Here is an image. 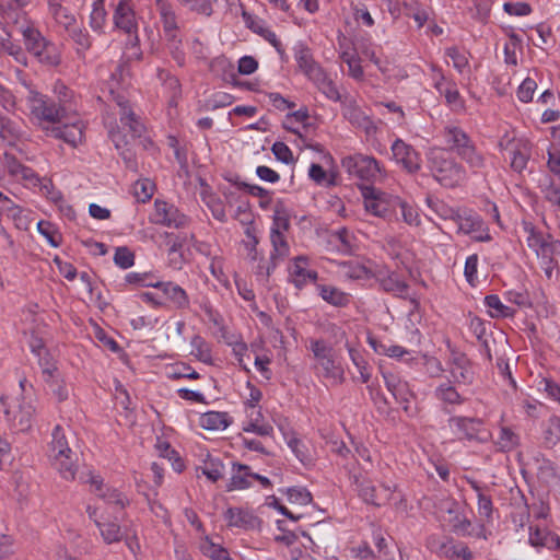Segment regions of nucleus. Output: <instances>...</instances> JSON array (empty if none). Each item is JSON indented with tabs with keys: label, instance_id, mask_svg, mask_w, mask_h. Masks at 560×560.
I'll list each match as a JSON object with an SVG mask.
<instances>
[{
	"label": "nucleus",
	"instance_id": "f257e3e1",
	"mask_svg": "<svg viewBox=\"0 0 560 560\" xmlns=\"http://www.w3.org/2000/svg\"><path fill=\"white\" fill-rule=\"evenodd\" d=\"M27 103L35 125L49 138L58 139L75 148L82 143L84 125L81 120H69L71 106H66V100L56 103L48 96L34 90L28 92Z\"/></svg>",
	"mask_w": 560,
	"mask_h": 560
},
{
	"label": "nucleus",
	"instance_id": "f03ea898",
	"mask_svg": "<svg viewBox=\"0 0 560 560\" xmlns=\"http://www.w3.org/2000/svg\"><path fill=\"white\" fill-rule=\"evenodd\" d=\"M48 456L51 460V465L65 480H75L78 456L70 448L63 429L60 425H56L52 431Z\"/></svg>",
	"mask_w": 560,
	"mask_h": 560
},
{
	"label": "nucleus",
	"instance_id": "7ed1b4c3",
	"mask_svg": "<svg viewBox=\"0 0 560 560\" xmlns=\"http://www.w3.org/2000/svg\"><path fill=\"white\" fill-rule=\"evenodd\" d=\"M443 139L450 151L455 152L474 170L485 166V158L477 152L469 136L457 126H446L443 130Z\"/></svg>",
	"mask_w": 560,
	"mask_h": 560
},
{
	"label": "nucleus",
	"instance_id": "20e7f679",
	"mask_svg": "<svg viewBox=\"0 0 560 560\" xmlns=\"http://www.w3.org/2000/svg\"><path fill=\"white\" fill-rule=\"evenodd\" d=\"M429 167L433 177L445 187H456L466 178L465 168L454 159L447 158L442 149L431 151Z\"/></svg>",
	"mask_w": 560,
	"mask_h": 560
},
{
	"label": "nucleus",
	"instance_id": "39448f33",
	"mask_svg": "<svg viewBox=\"0 0 560 560\" xmlns=\"http://www.w3.org/2000/svg\"><path fill=\"white\" fill-rule=\"evenodd\" d=\"M22 35L26 50L39 62L47 66H58L60 63V54L57 46L44 37L37 28L26 26L22 30Z\"/></svg>",
	"mask_w": 560,
	"mask_h": 560
},
{
	"label": "nucleus",
	"instance_id": "423d86ee",
	"mask_svg": "<svg viewBox=\"0 0 560 560\" xmlns=\"http://www.w3.org/2000/svg\"><path fill=\"white\" fill-rule=\"evenodd\" d=\"M0 405L11 429L25 432L32 428L35 409L31 404H21L16 398L2 395Z\"/></svg>",
	"mask_w": 560,
	"mask_h": 560
},
{
	"label": "nucleus",
	"instance_id": "0eeeda50",
	"mask_svg": "<svg viewBox=\"0 0 560 560\" xmlns=\"http://www.w3.org/2000/svg\"><path fill=\"white\" fill-rule=\"evenodd\" d=\"M448 427L458 441L483 443L490 436L480 418L454 416L448 419Z\"/></svg>",
	"mask_w": 560,
	"mask_h": 560
},
{
	"label": "nucleus",
	"instance_id": "6e6552de",
	"mask_svg": "<svg viewBox=\"0 0 560 560\" xmlns=\"http://www.w3.org/2000/svg\"><path fill=\"white\" fill-rule=\"evenodd\" d=\"M118 105L120 107V124L124 129L128 130L130 140L127 139V135H121L120 132L114 133L113 141L115 143V147L117 149H120L122 144L136 145L140 143L139 139L144 132V126L132 112L127 101H119Z\"/></svg>",
	"mask_w": 560,
	"mask_h": 560
},
{
	"label": "nucleus",
	"instance_id": "1a4fd4ad",
	"mask_svg": "<svg viewBox=\"0 0 560 560\" xmlns=\"http://www.w3.org/2000/svg\"><path fill=\"white\" fill-rule=\"evenodd\" d=\"M341 167L351 176L362 180H373L381 172L378 162L369 155L353 154L341 160Z\"/></svg>",
	"mask_w": 560,
	"mask_h": 560
},
{
	"label": "nucleus",
	"instance_id": "9d476101",
	"mask_svg": "<svg viewBox=\"0 0 560 560\" xmlns=\"http://www.w3.org/2000/svg\"><path fill=\"white\" fill-rule=\"evenodd\" d=\"M360 190L364 198L365 209L376 217H386L396 208L399 200L374 186L361 185Z\"/></svg>",
	"mask_w": 560,
	"mask_h": 560
},
{
	"label": "nucleus",
	"instance_id": "9b49d317",
	"mask_svg": "<svg viewBox=\"0 0 560 560\" xmlns=\"http://www.w3.org/2000/svg\"><path fill=\"white\" fill-rule=\"evenodd\" d=\"M428 548L436 553L439 557L451 559V560H471L472 553L468 546L458 542L455 544L453 539L441 538L432 535L427 540Z\"/></svg>",
	"mask_w": 560,
	"mask_h": 560
},
{
	"label": "nucleus",
	"instance_id": "f8f14e48",
	"mask_svg": "<svg viewBox=\"0 0 560 560\" xmlns=\"http://www.w3.org/2000/svg\"><path fill=\"white\" fill-rule=\"evenodd\" d=\"M152 222L166 226L180 229L187 225L188 218L182 213L175 206L166 201L156 199L154 201V214Z\"/></svg>",
	"mask_w": 560,
	"mask_h": 560
},
{
	"label": "nucleus",
	"instance_id": "ddd939ff",
	"mask_svg": "<svg viewBox=\"0 0 560 560\" xmlns=\"http://www.w3.org/2000/svg\"><path fill=\"white\" fill-rule=\"evenodd\" d=\"M342 116L355 128L362 129L368 136L376 132L377 127L357 104L353 98H345L342 102Z\"/></svg>",
	"mask_w": 560,
	"mask_h": 560
},
{
	"label": "nucleus",
	"instance_id": "4468645a",
	"mask_svg": "<svg viewBox=\"0 0 560 560\" xmlns=\"http://www.w3.org/2000/svg\"><path fill=\"white\" fill-rule=\"evenodd\" d=\"M383 377L387 389L392 393L395 400L402 406L406 413L411 415L412 410L410 400L413 398V394L410 390L408 383L400 380L398 375L393 373L383 372Z\"/></svg>",
	"mask_w": 560,
	"mask_h": 560
},
{
	"label": "nucleus",
	"instance_id": "2eb2a0df",
	"mask_svg": "<svg viewBox=\"0 0 560 560\" xmlns=\"http://www.w3.org/2000/svg\"><path fill=\"white\" fill-rule=\"evenodd\" d=\"M392 153L395 161L408 172L416 173L420 170L421 159L418 152L401 139H396L392 144Z\"/></svg>",
	"mask_w": 560,
	"mask_h": 560
},
{
	"label": "nucleus",
	"instance_id": "dca6fc26",
	"mask_svg": "<svg viewBox=\"0 0 560 560\" xmlns=\"http://www.w3.org/2000/svg\"><path fill=\"white\" fill-rule=\"evenodd\" d=\"M115 26L129 36L137 34L138 24L131 0H119L114 13Z\"/></svg>",
	"mask_w": 560,
	"mask_h": 560
},
{
	"label": "nucleus",
	"instance_id": "f3484780",
	"mask_svg": "<svg viewBox=\"0 0 560 560\" xmlns=\"http://www.w3.org/2000/svg\"><path fill=\"white\" fill-rule=\"evenodd\" d=\"M294 57L300 70L310 79L323 78V68L314 60L311 49L303 43L294 46Z\"/></svg>",
	"mask_w": 560,
	"mask_h": 560
},
{
	"label": "nucleus",
	"instance_id": "a211bd4d",
	"mask_svg": "<svg viewBox=\"0 0 560 560\" xmlns=\"http://www.w3.org/2000/svg\"><path fill=\"white\" fill-rule=\"evenodd\" d=\"M459 505L453 500H444L440 503V518L447 523L454 532H465L470 526V522L462 517Z\"/></svg>",
	"mask_w": 560,
	"mask_h": 560
},
{
	"label": "nucleus",
	"instance_id": "6ab92c4d",
	"mask_svg": "<svg viewBox=\"0 0 560 560\" xmlns=\"http://www.w3.org/2000/svg\"><path fill=\"white\" fill-rule=\"evenodd\" d=\"M380 283L381 288L388 293L396 296H404L408 290V284L400 279L396 272H388L384 269H378L373 273V277Z\"/></svg>",
	"mask_w": 560,
	"mask_h": 560
},
{
	"label": "nucleus",
	"instance_id": "aec40b11",
	"mask_svg": "<svg viewBox=\"0 0 560 560\" xmlns=\"http://www.w3.org/2000/svg\"><path fill=\"white\" fill-rule=\"evenodd\" d=\"M511 147L512 152V160H511V167L521 173L527 165L529 155H530V147L527 141H514L509 140L506 145H504L503 141L500 142V147L502 149H509V145Z\"/></svg>",
	"mask_w": 560,
	"mask_h": 560
},
{
	"label": "nucleus",
	"instance_id": "412c9836",
	"mask_svg": "<svg viewBox=\"0 0 560 560\" xmlns=\"http://www.w3.org/2000/svg\"><path fill=\"white\" fill-rule=\"evenodd\" d=\"M162 291L166 300L174 304L176 308H187L189 299L186 291L174 282H156L151 284Z\"/></svg>",
	"mask_w": 560,
	"mask_h": 560
},
{
	"label": "nucleus",
	"instance_id": "4be33fe9",
	"mask_svg": "<svg viewBox=\"0 0 560 560\" xmlns=\"http://www.w3.org/2000/svg\"><path fill=\"white\" fill-rule=\"evenodd\" d=\"M306 264L307 258L299 256L294 259L293 265L289 269L292 282L298 289H302L307 281L315 282L318 278V273L315 270H307L305 268Z\"/></svg>",
	"mask_w": 560,
	"mask_h": 560
},
{
	"label": "nucleus",
	"instance_id": "5701e85b",
	"mask_svg": "<svg viewBox=\"0 0 560 560\" xmlns=\"http://www.w3.org/2000/svg\"><path fill=\"white\" fill-rule=\"evenodd\" d=\"M225 520L229 526L240 527L244 529H253L258 523L259 518L250 512L238 509L230 508L225 512Z\"/></svg>",
	"mask_w": 560,
	"mask_h": 560
},
{
	"label": "nucleus",
	"instance_id": "b1692460",
	"mask_svg": "<svg viewBox=\"0 0 560 560\" xmlns=\"http://www.w3.org/2000/svg\"><path fill=\"white\" fill-rule=\"evenodd\" d=\"M270 240L273 246V252L270 257V264L267 267V276L276 268L277 259H283L289 254V245L284 235L278 229H271Z\"/></svg>",
	"mask_w": 560,
	"mask_h": 560
},
{
	"label": "nucleus",
	"instance_id": "393cba45",
	"mask_svg": "<svg viewBox=\"0 0 560 560\" xmlns=\"http://www.w3.org/2000/svg\"><path fill=\"white\" fill-rule=\"evenodd\" d=\"M352 478V483L355 486L359 495L366 503L373 504L375 506L382 505V502L380 500V493L376 492L375 487L372 485L370 480L362 478L360 476H353Z\"/></svg>",
	"mask_w": 560,
	"mask_h": 560
},
{
	"label": "nucleus",
	"instance_id": "a878e982",
	"mask_svg": "<svg viewBox=\"0 0 560 560\" xmlns=\"http://www.w3.org/2000/svg\"><path fill=\"white\" fill-rule=\"evenodd\" d=\"M233 470L234 474L232 475L230 482L226 486L228 491L235 489H246L252 485L248 480V478H252L253 474L249 466L234 463Z\"/></svg>",
	"mask_w": 560,
	"mask_h": 560
},
{
	"label": "nucleus",
	"instance_id": "bb28decb",
	"mask_svg": "<svg viewBox=\"0 0 560 560\" xmlns=\"http://www.w3.org/2000/svg\"><path fill=\"white\" fill-rule=\"evenodd\" d=\"M451 373L456 382L463 384L471 383L474 376L469 360L464 354L454 358Z\"/></svg>",
	"mask_w": 560,
	"mask_h": 560
},
{
	"label": "nucleus",
	"instance_id": "cd10ccee",
	"mask_svg": "<svg viewBox=\"0 0 560 560\" xmlns=\"http://www.w3.org/2000/svg\"><path fill=\"white\" fill-rule=\"evenodd\" d=\"M231 422L228 412L209 411L200 417V425L206 430H224Z\"/></svg>",
	"mask_w": 560,
	"mask_h": 560
},
{
	"label": "nucleus",
	"instance_id": "c85d7f7f",
	"mask_svg": "<svg viewBox=\"0 0 560 560\" xmlns=\"http://www.w3.org/2000/svg\"><path fill=\"white\" fill-rule=\"evenodd\" d=\"M317 364L322 369L324 377L332 380L336 384H340L345 381L343 369L336 362L335 353L319 361Z\"/></svg>",
	"mask_w": 560,
	"mask_h": 560
},
{
	"label": "nucleus",
	"instance_id": "c756f323",
	"mask_svg": "<svg viewBox=\"0 0 560 560\" xmlns=\"http://www.w3.org/2000/svg\"><path fill=\"white\" fill-rule=\"evenodd\" d=\"M342 275L345 278L351 280H365L373 277V273L368 267L355 261H345L340 264Z\"/></svg>",
	"mask_w": 560,
	"mask_h": 560
},
{
	"label": "nucleus",
	"instance_id": "7c9ffc66",
	"mask_svg": "<svg viewBox=\"0 0 560 560\" xmlns=\"http://www.w3.org/2000/svg\"><path fill=\"white\" fill-rule=\"evenodd\" d=\"M319 294L324 301L337 307H343L349 303L348 294L331 285H320Z\"/></svg>",
	"mask_w": 560,
	"mask_h": 560
},
{
	"label": "nucleus",
	"instance_id": "2f4dec72",
	"mask_svg": "<svg viewBox=\"0 0 560 560\" xmlns=\"http://www.w3.org/2000/svg\"><path fill=\"white\" fill-rule=\"evenodd\" d=\"M155 5L161 16L163 31L171 32L175 28H178L176 14L173 11L171 4L165 2L164 0H158Z\"/></svg>",
	"mask_w": 560,
	"mask_h": 560
},
{
	"label": "nucleus",
	"instance_id": "473e14b6",
	"mask_svg": "<svg viewBox=\"0 0 560 560\" xmlns=\"http://www.w3.org/2000/svg\"><path fill=\"white\" fill-rule=\"evenodd\" d=\"M544 441L549 447L557 445L560 442V418L551 416L544 429Z\"/></svg>",
	"mask_w": 560,
	"mask_h": 560
},
{
	"label": "nucleus",
	"instance_id": "72a5a7b5",
	"mask_svg": "<svg viewBox=\"0 0 560 560\" xmlns=\"http://www.w3.org/2000/svg\"><path fill=\"white\" fill-rule=\"evenodd\" d=\"M101 530V535L106 544L118 542L122 538L120 525L115 522L101 523L95 521Z\"/></svg>",
	"mask_w": 560,
	"mask_h": 560
},
{
	"label": "nucleus",
	"instance_id": "f704fd0d",
	"mask_svg": "<svg viewBox=\"0 0 560 560\" xmlns=\"http://www.w3.org/2000/svg\"><path fill=\"white\" fill-rule=\"evenodd\" d=\"M485 304L493 310L491 312L492 317H513L515 314V310L503 304L498 295L491 294L485 298Z\"/></svg>",
	"mask_w": 560,
	"mask_h": 560
},
{
	"label": "nucleus",
	"instance_id": "c9c22d12",
	"mask_svg": "<svg viewBox=\"0 0 560 560\" xmlns=\"http://www.w3.org/2000/svg\"><path fill=\"white\" fill-rule=\"evenodd\" d=\"M20 137V132L15 124L9 118L0 114V139L3 142L13 144Z\"/></svg>",
	"mask_w": 560,
	"mask_h": 560
},
{
	"label": "nucleus",
	"instance_id": "e433bc0d",
	"mask_svg": "<svg viewBox=\"0 0 560 560\" xmlns=\"http://www.w3.org/2000/svg\"><path fill=\"white\" fill-rule=\"evenodd\" d=\"M154 184L148 179H139L132 186V194L139 202L149 201L154 192Z\"/></svg>",
	"mask_w": 560,
	"mask_h": 560
},
{
	"label": "nucleus",
	"instance_id": "4c0bfd02",
	"mask_svg": "<svg viewBox=\"0 0 560 560\" xmlns=\"http://www.w3.org/2000/svg\"><path fill=\"white\" fill-rule=\"evenodd\" d=\"M458 225V230L465 234H470L472 232L479 231L482 225V220L478 215H467L463 217L456 212V217L454 218Z\"/></svg>",
	"mask_w": 560,
	"mask_h": 560
},
{
	"label": "nucleus",
	"instance_id": "58836bf2",
	"mask_svg": "<svg viewBox=\"0 0 560 560\" xmlns=\"http://www.w3.org/2000/svg\"><path fill=\"white\" fill-rule=\"evenodd\" d=\"M315 84H317L318 89L330 100L335 102H343L341 94L339 93L336 84L330 80L325 71H323V78L318 80H312Z\"/></svg>",
	"mask_w": 560,
	"mask_h": 560
},
{
	"label": "nucleus",
	"instance_id": "ea45409f",
	"mask_svg": "<svg viewBox=\"0 0 560 560\" xmlns=\"http://www.w3.org/2000/svg\"><path fill=\"white\" fill-rule=\"evenodd\" d=\"M202 553L211 560H231L229 551L222 546L215 545L206 538V541L201 545Z\"/></svg>",
	"mask_w": 560,
	"mask_h": 560
},
{
	"label": "nucleus",
	"instance_id": "a19ab883",
	"mask_svg": "<svg viewBox=\"0 0 560 560\" xmlns=\"http://www.w3.org/2000/svg\"><path fill=\"white\" fill-rule=\"evenodd\" d=\"M224 465L219 458L209 457L205 462L202 474L213 482L218 481L223 477Z\"/></svg>",
	"mask_w": 560,
	"mask_h": 560
},
{
	"label": "nucleus",
	"instance_id": "79ce46f5",
	"mask_svg": "<svg viewBox=\"0 0 560 560\" xmlns=\"http://www.w3.org/2000/svg\"><path fill=\"white\" fill-rule=\"evenodd\" d=\"M191 354L198 358L202 362H208L211 360V351L208 342L199 335H195L191 338Z\"/></svg>",
	"mask_w": 560,
	"mask_h": 560
},
{
	"label": "nucleus",
	"instance_id": "37998d69",
	"mask_svg": "<svg viewBox=\"0 0 560 560\" xmlns=\"http://www.w3.org/2000/svg\"><path fill=\"white\" fill-rule=\"evenodd\" d=\"M56 371H57L56 369H54V370L45 369L43 371V374L45 376V381L50 384L54 395L58 398L59 401H63V400L68 399V397H69V389L66 387V385L63 384L62 381L61 382L50 381L54 377V372H56Z\"/></svg>",
	"mask_w": 560,
	"mask_h": 560
},
{
	"label": "nucleus",
	"instance_id": "c03bdc74",
	"mask_svg": "<svg viewBox=\"0 0 560 560\" xmlns=\"http://www.w3.org/2000/svg\"><path fill=\"white\" fill-rule=\"evenodd\" d=\"M0 47L3 51L12 56L19 63L23 66L27 65V58L22 47L19 44L11 42L9 37L1 38Z\"/></svg>",
	"mask_w": 560,
	"mask_h": 560
},
{
	"label": "nucleus",
	"instance_id": "a18cd8bd",
	"mask_svg": "<svg viewBox=\"0 0 560 560\" xmlns=\"http://www.w3.org/2000/svg\"><path fill=\"white\" fill-rule=\"evenodd\" d=\"M125 59L126 62L130 61H140L142 60V50L140 48V40L138 37V34H135L132 36H129L128 40L126 42V52H125Z\"/></svg>",
	"mask_w": 560,
	"mask_h": 560
},
{
	"label": "nucleus",
	"instance_id": "49530a36",
	"mask_svg": "<svg viewBox=\"0 0 560 560\" xmlns=\"http://www.w3.org/2000/svg\"><path fill=\"white\" fill-rule=\"evenodd\" d=\"M52 14L55 20L66 30H70L75 24V16L67 8L57 4L52 7Z\"/></svg>",
	"mask_w": 560,
	"mask_h": 560
},
{
	"label": "nucleus",
	"instance_id": "de8ad7c7",
	"mask_svg": "<svg viewBox=\"0 0 560 560\" xmlns=\"http://www.w3.org/2000/svg\"><path fill=\"white\" fill-rule=\"evenodd\" d=\"M436 396L447 404L459 405L463 402L460 395L450 384L440 385L436 389Z\"/></svg>",
	"mask_w": 560,
	"mask_h": 560
},
{
	"label": "nucleus",
	"instance_id": "09e8293b",
	"mask_svg": "<svg viewBox=\"0 0 560 560\" xmlns=\"http://www.w3.org/2000/svg\"><path fill=\"white\" fill-rule=\"evenodd\" d=\"M37 230L52 247H58L60 245L61 236L54 229L50 222L39 221L37 223Z\"/></svg>",
	"mask_w": 560,
	"mask_h": 560
},
{
	"label": "nucleus",
	"instance_id": "8fccbe9b",
	"mask_svg": "<svg viewBox=\"0 0 560 560\" xmlns=\"http://www.w3.org/2000/svg\"><path fill=\"white\" fill-rule=\"evenodd\" d=\"M106 21V11L103 1L95 2L90 15V25L94 31H102Z\"/></svg>",
	"mask_w": 560,
	"mask_h": 560
},
{
	"label": "nucleus",
	"instance_id": "3c124183",
	"mask_svg": "<svg viewBox=\"0 0 560 560\" xmlns=\"http://www.w3.org/2000/svg\"><path fill=\"white\" fill-rule=\"evenodd\" d=\"M114 262L122 269H128L135 264V254L126 246L117 247L114 255Z\"/></svg>",
	"mask_w": 560,
	"mask_h": 560
},
{
	"label": "nucleus",
	"instance_id": "603ef678",
	"mask_svg": "<svg viewBox=\"0 0 560 560\" xmlns=\"http://www.w3.org/2000/svg\"><path fill=\"white\" fill-rule=\"evenodd\" d=\"M444 77L441 74V80L435 83V89L441 93L444 94L447 104L454 107H460V100H459V93L456 89H453L451 86H445Z\"/></svg>",
	"mask_w": 560,
	"mask_h": 560
},
{
	"label": "nucleus",
	"instance_id": "864d4df0",
	"mask_svg": "<svg viewBox=\"0 0 560 560\" xmlns=\"http://www.w3.org/2000/svg\"><path fill=\"white\" fill-rule=\"evenodd\" d=\"M159 448L161 451V455L163 458H166L168 460L174 459V462L172 463L174 470L177 472H182L185 465L180 457L178 456V453L175 450H173L171 445L166 442L159 444Z\"/></svg>",
	"mask_w": 560,
	"mask_h": 560
},
{
	"label": "nucleus",
	"instance_id": "5fc2aeb1",
	"mask_svg": "<svg viewBox=\"0 0 560 560\" xmlns=\"http://www.w3.org/2000/svg\"><path fill=\"white\" fill-rule=\"evenodd\" d=\"M289 447L303 464L312 462V456L308 447L298 438H292L289 443Z\"/></svg>",
	"mask_w": 560,
	"mask_h": 560
},
{
	"label": "nucleus",
	"instance_id": "6e6d98bb",
	"mask_svg": "<svg viewBox=\"0 0 560 560\" xmlns=\"http://www.w3.org/2000/svg\"><path fill=\"white\" fill-rule=\"evenodd\" d=\"M287 495L288 501L292 504L306 505L312 501V494L304 488H289Z\"/></svg>",
	"mask_w": 560,
	"mask_h": 560
},
{
	"label": "nucleus",
	"instance_id": "4d7b16f0",
	"mask_svg": "<svg viewBox=\"0 0 560 560\" xmlns=\"http://www.w3.org/2000/svg\"><path fill=\"white\" fill-rule=\"evenodd\" d=\"M311 350L317 363L335 353L332 347L328 346L323 339L311 340Z\"/></svg>",
	"mask_w": 560,
	"mask_h": 560
},
{
	"label": "nucleus",
	"instance_id": "13d9d810",
	"mask_svg": "<svg viewBox=\"0 0 560 560\" xmlns=\"http://www.w3.org/2000/svg\"><path fill=\"white\" fill-rule=\"evenodd\" d=\"M537 83L534 79L526 78L517 90V97L521 102L528 103L533 100Z\"/></svg>",
	"mask_w": 560,
	"mask_h": 560
},
{
	"label": "nucleus",
	"instance_id": "bf43d9fd",
	"mask_svg": "<svg viewBox=\"0 0 560 560\" xmlns=\"http://www.w3.org/2000/svg\"><path fill=\"white\" fill-rule=\"evenodd\" d=\"M337 242H339L338 249L343 253H350L352 250L353 244H352V235L351 233L346 229H339L331 235Z\"/></svg>",
	"mask_w": 560,
	"mask_h": 560
},
{
	"label": "nucleus",
	"instance_id": "052dcab7",
	"mask_svg": "<svg viewBox=\"0 0 560 560\" xmlns=\"http://www.w3.org/2000/svg\"><path fill=\"white\" fill-rule=\"evenodd\" d=\"M179 2L189 10L200 14L209 16L212 13V5L209 0H179Z\"/></svg>",
	"mask_w": 560,
	"mask_h": 560
},
{
	"label": "nucleus",
	"instance_id": "680f3d73",
	"mask_svg": "<svg viewBox=\"0 0 560 560\" xmlns=\"http://www.w3.org/2000/svg\"><path fill=\"white\" fill-rule=\"evenodd\" d=\"M271 151L279 161L285 164H290L294 161L292 151L284 142H275Z\"/></svg>",
	"mask_w": 560,
	"mask_h": 560
},
{
	"label": "nucleus",
	"instance_id": "e2e57ef3",
	"mask_svg": "<svg viewBox=\"0 0 560 560\" xmlns=\"http://www.w3.org/2000/svg\"><path fill=\"white\" fill-rule=\"evenodd\" d=\"M349 354L354 363V365L358 368L360 372V378L362 383H368L371 378V374L368 371V364L364 361V359L352 348L349 349Z\"/></svg>",
	"mask_w": 560,
	"mask_h": 560
},
{
	"label": "nucleus",
	"instance_id": "0e129e2a",
	"mask_svg": "<svg viewBox=\"0 0 560 560\" xmlns=\"http://www.w3.org/2000/svg\"><path fill=\"white\" fill-rule=\"evenodd\" d=\"M503 10L510 15L525 16L530 14L532 7L525 2H506L503 5Z\"/></svg>",
	"mask_w": 560,
	"mask_h": 560
},
{
	"label": "nucleus",
	"instance_id": "69168bd1",
	"mask_svg": "<svg viewBox=\"0 0 560 560\" xmlns=\"http://www.w3.org/2000/svg\"><path fill=\"white\" fill-rule=\"evenodd\" d=\"M539 255L549 258L550 262L557 261V257L560 256V241L546 240Z\"/></svg>",
	"mask_w": 560,
	"mask_h": 560
},
{
	"label": "nucleus",
	"instance_id": "338daca9",
	"mask_svg": "<svg viewBox=\"0 0 560 560\" xmlns=\"http://www.w3.org/2000/svg\"><path fill=\"white\" fill-rule=\"evenodd\" d=\"M446 56L451 58L453 66L460 72L465 67L468 66L467 57L463 52H460L459 49L456 47L447 48Z\"/></svg>",
	"mask_w": 560,
	"mask_h": 560
},
{
	"label": "nucleus",
	"instance_id": "774afa93",
	"mask_svg": "<svg viewBox=\"0 0 560 560\" xmlns=\"http://www.w3.org/2000/svg\"><path fill=\"white\" fill-rule=\"evenodd\" d=\"M549 184L544 189L545 198L553 203L560 207V184L556 183L552 178L548 179Z\"/></svg>",
	"mask_w": 560,
	"mask_h": 560
}]
</instances>
